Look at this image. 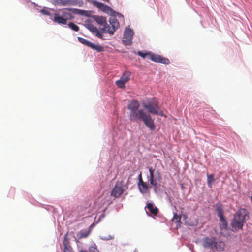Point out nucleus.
Returning a JSON list of instances; mask_svg holds the SVG:
<instances>
[{
  "label": "nucleus",
  "mask_w": 252,
  "mask_h": 252,
  "mask_svg": "<svg viewBox=\"0 0 252 252\" xmlns=\"http://www.w3.org/2000/svg\"><path fill=\"white\" fill-rule=\"evenodd\" d=\"M95 252H96L95 251Z\"/></svg>",
  "instance_id": "obj_36"
},
{
  "label": "nucleus",
  "mask_w": 252,
  "mask_h": 252,
  "mask_svg": "<svg viewBox=\"0 0 252 252\" xmlns=\"http://www.w3.org/2000/svg\"><path fill=\"white\" fill-rule=\"evenodd\" d=\"M68 25L70 29L74 31L78 32L79 30V27L73 22H70Z\"/></svg>",
  "instance_id": "obj_27"
},
{
  "label": "nucleus",
  "mask_w": 252,
  "mask_h": 252,
  "mask_svg": "<svg viewBox=\"0 0 252 252\" xmlns=\"http://www.w3.org/2000/svg\"><path fill=\"white\" fill-rule=\"evenodd\" d=\"M68 233H66L64 236V239L63 241V246L64 248L70 247L69 245V239L67 237Z\"/></svg>",
  "instance_id": "obj_25"
},
{
  "label": "nucleus",
  "mask_w": 252,
  "mask_h": 252,
  "mask_svg": "<svg viewBox=\"0 0 252 252\" xmlns=\"http://www.w3.org/2000/svg\"><path fill=\"white\" fill-rule=\"evenodd\" d=\"M68 11H72L73 13L76 14H79L81 15H86L87 11L83 10H80L78 9H68Z\"/></svg>",
  "instance_id": "obj_24"
},
{
  "label": "nucleus",
  "mask_w": 252,
  "mask_h": 252,
  "mask_svg": "<svg viewBox=\"0 0 252 252\" xmlns=\"http://www.w3.org/2000/svg\"><path fill=\"white\" fill-rule=\"evenodd\" d=\"M73 18V16L67 9L55 13L53 21L54 22L59 24L65 25L68 20H70Z\"/></svg>",
  "instance_id": "obj_4"
},
{
  "label": "nucleus",
  "mask_w": 252,
  "mask_h": 252,
  "mask_svg": "<svg viewBox=\"0 0 252 252\" xmlns=\"http://www.w3.org/2000/svg\"><path fill=\"white\" fill-rule=\"evenodd\" d=\"M85 26L88 29L92 32H94V26L93 24V21L89 19L85 21Z\"/></svg>",
  "instance_id": "obj_18"
},
{
  "label": "nucleus",
  "mask_w": 252,
  "mask_h": 252,
  "mask_svg": "<svg viewBox=\"0 0 252 252\" xmlns=\"http://www.w3.org/2000/svg\"><path fill=\"white\" fill-rule=\"evenodd\" d=\"M95 7L98 8L100 10L107 14L111 13L113 11L110 7L96 1H95Z\"/></svg>",
  "instance_id": "obj_12"
},
{
  "label": "nucleus",
  "mask_w": 252,
  "mask_h": 252,
  "mask_svg": "<svg viewBox=\"0 0 252 252\" xmlns=\"http://www.w3.org/2000/svg\"><path fill=\"white\" fill-rule=\"evenodd\" d=\"M149 60L164 64H168L170 63V61L167 58L162 57L159 55L155 54L152 52H151Z\"/></svg>",
  "instance_id": "obj_9"
},
{
  "label": "nucleus",
  "mask_w": 252,
  "mask_h": 252,
  "mask_svg": "<svg viewBox=\"0 0 252 252\" xmlns=\"http://www.w3.org/2000/svg\"><path fill=\"white\" fill-rule=\"evenodd\" d=\"M149 211L154 215H157L158 213V209L157 207L154 206L153 204L148 203L146 206Z\"/></svg>",
  "instance_id": "obj_16"
},
{
  "label": "nucleus",
  "mask_w": 252,
  "mask_h": 252,
  "mask_svg": "<svg viewBox=\"0 0 252 252\" xmlns=\"http://www.w3.org/2000/svg\"><path fill=\"white\" fill-rule=\"evenodd\" d=\"M225 248V244L222 241H217L216 240L214 247V251H222Z\"/></svg>",
  "instance_id": "obj_15"
},
{
  "label": "nucleus",
  "mask_w": 252,
  "mask_h": 252,
  "mask_svg": "<svg viewBox=\"0 0 252 252\" xmlns=\"http://www.w3.org/2000/svg\"><path fill=\"white\" fill-rule=\"evenodd\" d=\"M216 211L219 217L223 216V210L221 204L220 203L216 204Z\"/></svg>",
  "instance_id": "obj_22"
},
{
  "label": "nucleus",
  "mask_w": 252,
  "mask_h": 252,
  "mask_svg": "<svg viewBox=\"0 0 252 252\" xmlns=\"http://www.w3.org/2000/svg\"><path fill=\"white\" fill-rule=\"evenodd\" d=\"M220 219V226L221 230L226 229L228 227L227 222L224 216L219 217Z\"/></svg>",
  "instance_id": "obj_19"
},
{
  "label": "nucleus",
  "mask_w": 252,
  "mask_h": 252,
  "mask_svg": "<svg viewBox=\"0 0 252 252\" xmlns=\"http://www.w3.org/2000/svg\"><path fill=\"white\" fill-rule=\"evenodd\" d=\"M216 240V238L215 237H205L202 241V246L205 249H209L212 251H214Z\"/></svg>",
  "instance_id": "obj_7"
},
{
  "label": "nucleus",
  "mask_w": 252,
  "mask_h": 252,
  "mask_svg": "<svg viewBox=\"0 0 252 252\" xmlns=\"http://www.w3.org/2000/svg\"><path fill=\"white\" fill-rule=\"evenodd\" d=\"M101 216H102V217H104V215H103V214H102V215H101Z\"/></svg>",
  "instance_id": "obj_35"
},
{
  "label": "nucleus",
  "mask_w": 252,
  "mask_h": 252,
  "mask_svg": "<svg viewBox=\"0 0 252 252\" xmlns=\"http://www.w3.org/2000/svg\"><path fill=\"white\" fill-rule=\"evenodd\" d=\"M94 225V223L87 229L81 230L77 234V237L78 239H81L83 238L88 237L92 230V227Z\"/></svg>",
  "instance_id": "obj_14"
},
{
  "label": "nucleus",
  "mask_w": 252,
  "mask_h": 252,
  "mask_svg": "<svg viewBox=\"0 0 252 252\" xmlns=\"http://www.w3.org/2000/svg\"><path fill=\"white\" fill-rule=\"evenodd\" d=\"M140 103L137 100L132 99L127 105V109L129 111V118L132 122L142 121L145 125L151 130L156 128L154 121L151 115L144 109H139Z\"/></svg>",
  "instance_id": "obj_1"
},
{
  "label": "nucleus",
  "mask_w": 252,
  "mask_h": 252,
  "mask_svg": "<svg viewBox=\"0 0 252 252\" xmlns=\"http://www.w3.org/2000/svg\"><path fill=\"white\" fill-rule=\"evenodd\" d=\"M63 252H72L71 247L64 248Z\"/></svg>",
  "instance_id": "obj_31"
},
{
  "label": "nucleus",
  "mask_w": 252,
  "mask_h": 252,
  "mask_svg": "<svg viewBox=\"0 0 252 252\" xmlns=\"http://www.w3.org/2000/svg\"><path fill=\"white\" fill-rule=\"evenodd\" d=\"M151 54V52H146L145 53L142 52L141 51H138L137 53V55L141 57L143 59H149L150 56Z\"/></svg>",
  "instance_id": "obj_26"
},
{
  "label": "nucleus",
  "mask_w": 252,
  "mask_h": 252,
  "mask_svg": "<svg viewBox=\"0 0 252 252\" xmlns=\"http://www.w3.org/2000/svg\"><path fill=\"white\" fill-rule=\"evenodd\" d=\"M79 252H88L86 251L81 250ZM94 252V247H91L89 248V252Z\"/></svg>",
  "instance_id": "obj_30"
},
{
  "label": "nucleus",
  "mask_w": 252,
  "mask_h": 252,
  "mask_svg": "<svg viewBox=\"0 0 252 252\" xmlns=\"http://www.w3.org/2000/svg\"><path fill=\"white\" fill-rule=\"evenodd\" d=\"M55 4L58 6L74 5L76 2L75 0H55Z\"/></svg>",
  "instance_id": "obj_13"
},
{
  "label": "nucleus",
  "mask_w": 252,
  "mask_h": 252,
  "mask_svg": "<svg viewBox=\"0 0 252 252\" xmlns=\"http://www.w3.org/2000/svg\"><path fill=\"white\" fill-rule=\"evenodd\" d=\"M112 238H113V237L110 236L108 238H105V239H107V240H109V239H112Z\"/></svg>",
  "instance_id": "obj_34"
},
{
  "label": "nucleus",
  "mask_w": 252,
  "mask_h": 252,
  "mask_svg": "<svg viewBox=\"0 0 252 252\" xmlns=\"http://www.w3.org/2000/svg\"><path fill=\"white\" fill-rule=\"evenodd\" d=\"M142 183H144V182L143 181L142 179H140V180H139V181H138V186H139V185L142 184Z\"/></svg>",
  "instance_id": "obj_32"
},
{
  "label": "nucleus",
  "mask_w": 252,
  "mask_h": 252,
  "mask_svg": "<svg viewBox=\"0 0 252 252\" xmlns=\"http://www.w3.org/2000/svg\"><path fill=\"white\" fill-rule=\"evenodd\" d=\"M95 50L100 52L104 50V48L100 45L95 44Z\"/></svg>",
  "instance_id": "obj_28"
},
{
  "label": "nucleus",
  "mask_w": 252,
  "mask_h": 252,
  "mask_svg": "<svg viewBox=\"0 0 252 252\" xmlns=\"http://www.w3.org/2000/svg\"><path fill=\"white\" fill-rule=\"evenodd\" d=\"M131 72L129 71H125L120 79L116 81V84L120 88H125V84L130 79Z\"/></svg>",
  "instance_id": "obj_6"
},
{
  "label": "nucleus",
  "mask_w": 252,
  "mask_h": 252,
  "mask_svg": "<svg viewBox=\"0 0 252 252\" xmlns=\"http://www.w3.org/2000/svg\"><path fill=\"white\" fill-rule=\"evenodd\" d=\"M249 219V214L245 208L239 209L234 216L230 225L233 231L242 229L244 223Z\"/></svg>",
  "instance_id": "obj_3"
},
{
  "label": "nucleus",
  "mask_w": 252,
  "mask_h": 252,
  "mask_svg": "<svg viewBox=\"0 0 252 252\" xmlns=\"http://www.w3.org/2000/svg\"><path fill=\"white\" fill-rule=\"evenodd\" d=\"M207 184L209 188L212 187V184L214 183L215 180L214 178L213 174H207Z\"/></svg>",
  "instance_id": "obj_21"
},
{
  "label": "nucleus",
  "mask_w": 252,
  "mask_h": 252,
  "mask_svg": "<svg viewBox=\"0 0 252 252\" xmlns=\"http://www.w3.org/2000/svg\"><path fill=\"white\" fill-rule=\"evenodd\" d=\"M95 22L102 26V27H99L101 32L95 27V35L100 38H102V33L113 34L120 27V24L115 17L110 18V26L107 24L106 18L103 16H95Z\"/></svg>",
  "instance_id": "obj_2"
},
{
  "label": "nucleus",
  "mask_w": 252,
  "mask_h": 252,
  "mask_svg": "<svg viewBox=\"0 0 252 252\" xmlns=\"http://www.w3.org/2000/svg\"><path fill=\"white\" fill-rule=\"evenodd\" d=\"M140 191L142 193H145L148 189V186L146 182L142 183V184L138 186Z\"/></svg>",
  "instance_id": "obj_20"
},
{
  "label": "nucleus",
  "mask_w": 252,
  "mask_h": 252,
  "mask_svg": "<svg viewBox=\"0 0 252 252\" xmlns=\"http://www.w3.org/2000/svg\"><path fill=\"white\" fill-rule=\"evenodd\" d=\"M149 172H150V182L151 185L153 186H156L157 185V180L158 179L159 180L161 179L160 173L159 172H157L158 177H156V178L154 177V171L155 170L153 169L152 167L149 168Z\"/></svg>",
  "instance_id": "obj_11"
},
{
  "label": "nucleus",
  "mask_w": 252,
  "mask_h": 252,
  "mask_svg": "<svg viewBox=\"0 0 252 252\" xmlns=\"http://www.w3.org/2000/svg\"><path fill=\"white\" fill-rule=\"evenodd\" d=\"M143 107L144 108L147 109L150 113L155 115H159L160 116L163 115V112L160 111V109L157 102H154L152 104L150 103H143Z\"/></svg>",
  "instance_id": "obj_5"
},
{
  "label": "nucleus",
  "mask_w": 252,
  "mask_h": 252,
  "mask_svg": "<svg viewBox=\"0 0 252 252\" xmlns=\"http://www.w3.org/2000/svg\"><path fill=\"white\" fill-rule=\"evenodd\" d=\"M78 40L82 44L89 47H90L93 49H94V44L92 43L91 42L80 37H78Z\"/></svg>",
  "instance_id": "obj_17"
},
{
  "label": "nucleus",
  "mask_w": 252,
  "mask_h": 252,
  "mask_svg": "<svg viewBox=\"0 0 252 252\" xmlns=\"http://www.w3.org/2000/svg\"><path fill=\"white\" fill-rule=\"evenodd\" d=\"M181 216L180 215H178L177 213H175L174 214V217L172 219V220L176 222L177 227H179L181 223Z\"/></svg>",
  "instance_id": "obj_23"
},
{
  "label": "nucleus",
  "mask_w": 252,
  "mask_h": 252,
  "mask_svg": "<svg viewBox=\"0 0 252 252\" xmlns=\"http://www.w3.org/2000/svg\"><path fill=\"white\" fill-rule=\"evenodd\" d=\"M140 179H142L141 173L138 176V180H139Z\"/></svg>",
  "instance_id": "obj_33"
},
{
  "label": "nucleus",
  "mask_w": 252,
  "mask_h": 252,
  "mask_svg": "<svg viewBox=\"0 0 252 252\" xmlns=\"http://www.w3.org/2000/svg\"><path fill=\"white\" fill-rule=\"evenodd\" d=\"M133 35V31L129 28H126L123 36V42L127 45H130Z\"/></svg>",
  "instance_id": "obj_8"
},
{
  "label": "nucleus",
  "mask_w": 252,
  "mask_h": 252,
  "mask_svg": "<svg viewBox=\"0 0 252 252\" xmlns=\"http://www.w3.org/2000/svg\"><path fill=\"white\" fill-rule=\"evenodd\" d=\"M41 12L44 14V15H50V12L47 10H46V9H42L41 10Z\"/></svg>",
  "instance_id": "obj_29"
},
{
  "label": "nucleus",
  "mask_w": 252,
  "mask_h": 252,
  "mask_svg": "<svg viewBox=\"0 0 252 252\" xmlns=\"http://www.w3.org/2000/svg\"><path fill=\"white\" fill-rule=\"evenodd\" d=\"M124 192L121 182H117L111 191V195L115 197H119Z\"/></svg>",
  "instance_id": "obj_10"
}]
</instances>
